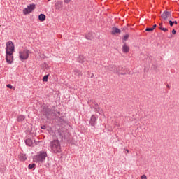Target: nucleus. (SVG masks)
Wrapping results in <instances>:
<instances>
[{
    "instance_id": "nucleus-9",
    "label": "nucleus",
    "mask_w": 179,
    "mask_h": 179,
    "mask_svg": "<svg viewBox=\"0 0 179 179\" xmlns=\"http://www.w3.org/2000/svg\"><path fill=\"white\" fill-rule=\"evenodd\" d=\"M6 61L8 64H12L13 62V53H6Z\"/></svg>"
},
{
    "instance_id": "nucleus-35",
    "label": "nucleus",
    "mask_w": 179,
    "mask_h": 179,
    "mask_svg": "<svg viewBox=\"0 0 179 179\" xmlns=\"http://www.w3.org/2000/svg\"><path fill=\"white\" fill-rule=\"evenodd\" d=\"M41 129H45L46 127H45V125H42L41 127Z\"/></svg>"
},
{
    "instance_id": "nucleus-8",
    "label": "nucleus",
    "mask_w": 179,
    "mask_h": 179,
    "mask_svg": "<svg viewBox=\"0 0 179 179\" xmlns=\"http://www.w3.org/2000/svg\"><path fill=\"white\" fill-rule=\"evenodd\" d=\"M41 113L43 115L46 117V118H48V117H50V115L51 114V108L45 107L43 108Z\"/></svg>"
},
{
    "instance_id": "nucleus-27",
    "label": "nucleus",
    "mask_w": 179,
    "mask_h": 179,
    "mask_svg": "<svg viewBox=\"0 0 179 179\" xmlns=\"http://www.w3.org/2000/svg\"><path fill=\"white\" fill-rule=\"evenodd\" d=\"M159 30H162V31H169V29L167 28H163V27H159Z\"/></svg>"
},
{
    "instance_id": "nucleus-14",
    "label": "nucleus",
    "mask_w": 179,
    "mask_h": 179,
    "mask_svg": "<svg viewBox=\"0 0 179 179\" xmlns=\"http://www.w3.org/2000/svg\"><path fill=\"white\" fill-rule=\"evenodd\" d=\"M110 71L114 72V73H117L118 66H114V64L109 65Z\"/></svg>"
},
{
    "instance_id": "nucleus-33",
    "label": "nucleus",
    "mask_w": 179,
    "mask_h": 179,
    "mask_svg": "<svg viewBox=\"0 0 179 179\" xmlns=\"http://www.w3.org/2000/svg\"><path fill=\"white\" fill-rule=\"evenodd\" d=\"M176 33H177V31H176V29H173L172 30V34H176Z\"/></svg>"
},
{
    "instance_id": "nucleus-25",
    "label": "nucleus",
    "mask_w": 179,
    "mask_h": 179,
    "mask_svg": "<svg viewBox=\"0 0 179 179\" xmlns=\"http://www.w3.org/2000/svg\"><path fill=\"white\" fill-rule=\"evenodd\" d=\"M43 82H48V75H45L43 76Z\"/></svg>"
},
{
    "instance_id": "nucleus-10",
    "label": "nucleus",
    "mask_w": 179,
    "mask_h": 179,
    "mask_svg": "<svg viewBox=\"0 0 179 179\" xmlns=\"http://www.w3.org/2000/svg\"><path fill=\"white\" fill-rule=\"evenodd\" d=\"M64 6V3L61 1H57L55 4V8L57 10H61Z\"/></svg>"
},
{
    "instance_id": "nucleus-39",
    "label": "nucleus",
    "mask_w": 179,
    "mask_h": 179,
    "mask_svg": "<svg viewBox=\"0 0 179 179\" xmlns=\"http://www.w3.org/2000/svg\"><path fill=\"white\" fill-rule=\"evenodd\" d=\"M166 87H168L169 89H170V85H167Z\"/></svg>"
},
{
    "instance_id": "nucleus-2",
    "label": "nucleus",
    "mask_w": 179,
    "mask_h": 179,
    "mask_svg": "<svg viewBox=\"0 0 179 179\" xmlns=\"http://www.w3.org/2000/svg\"><path fill=\"white\" fill-rule=\"evenodd\" d=\"M47 157V152L42 150L37 153L36 155L34 157V162L36 163H43Z\"/></svg>"
},
{
    "instance_id": "nucleus-20",
    "label": "nucleus",
    "mask_w": 179,
    "mask_h": 179,
    "mask_svg": "<svg viewBox=\"0 0 179 179\" xmlns=\"http://www.w3.org/2000/svg\"><path fill=\"white\" fill-rule=\"evenodd\" d=\"M122 51L124 53L129 52V46L127 45V43L122 46Z\"/></svg>"
},
{
    "instance_id": "nucleus-30",
    "label": "nucleus",
    "mask_w": 179,
    "mask_h": 179,
    "mask_svg": "<svg viewBox=\"0 0 179 179\" xmlns=\"http://www.w3.org/2000/svg\"><path fill=\"white\" fill-rule=\"evenodd\" d=\"M104 68L106 71H110V66H105Z\"/></svg>"
},
{
    "instance_id": "nucleus-41",
    "label": "nucleus",
    "mask_w": 179,
    "mask_h": 179,
    "mask_svg": "<svg viewBox=\"0 0 179 179\" xmlns=\"http://www.w3.org/2000/svg\"><path fill=\"white\" fill-rule=\"evenodd\" d=\"M48 1H51V0H48Z\"/></svg>"
},
{
    "instance_id": "nucleus-22",
    "label": "nucleus",
    "mask_w": 179,
    "mask_h": 179,
    "mask_svg": "<svg viewBox=\"0 0 179 179\" xmlns=\"http://www.w3.org/2000/svg\"><path fill=\"white\" fill-rule=\"evenodd\" d=\"M45 17H46L45 15H44V14H41L38 16V19H39L40 22H44L45 20Z\"/></svg>"
},
{
    "instance_id": "nucleus-23",
    "label": "nucleus",
    "mask_w": 179,
    "mask_h": 179,
    "mask_svg": "<svg viewBox=\"0 0 179 179\" xmlns=\"http://www.w3.org/2000/svg\"><path fill=\"white\" fill-rule=\"evenodd\" d=\"M78 61L80 64H83V62H85V57L83 56H79Z\"/></svg>"
},
{
    "instance_id": "nucleus-18",
    "label": "nucleus",
    "mask_w": 179,
    "mask_h": 179,
    "mask_svg": "<svg viewBox=\"0 0 179 179\" xmlns=\"http://www.w3.org/2000/svg\"><path fill=\"white\" fill-rule=\"evenodd\" d=\"M24 120H26L25 115H20L17 117V122H22V121H24Z\"/></svg>"
},
{
    "instance_id": "nucleus-12",
    "label": "nucleus",
    "mask_w": 179,
    "mask_h": 179,
    "mask_svg": "<svg viewBox=\"0 0 179 179\" xmlns=\"http://www.w3.org/2000/svg\"><path fill=\"white\" fill-rule=\"evenodd\" d=\"M73 74H74V76H77L78 79H80V76L83 75V73H82V71H80V70L79 69H74Z\"/></svg>"
},
{
    "instance_id": "nucleus-19",
    "label": "nucleus",
    "mask_w": 179,
    "mask_h": 179,
    "mask_svg": "<svg viewBox=\"0 0 179 179\" xmlns=\"http://www.w3.org/2000/svg\"><path fill=\"white\" fill-rule=\"evenodd\" d=\"M25 145H27V146H33V140H31V138H27L25 140Z\"/></svg>"
},
{
    "instance_id": "nucleus-17",
    "label": "nucleus",
    "mask_w": 179,
    "mask_h": 179,
    "mask_svg": "<svg viewBox=\"0 0 179 179\" xmlns=\"http://www.w3.org/2000/svg\"><path fill=\"white\" fill-rule=\"evenodd\" d=\"M18 157L21 162H25V160H27V157H26V155L23 153H20L18 155Z\"/></svg>"
},
{
    "instance_id": "nucleus-28",
    "label": "nucleus",
    "mask_w": 179,
    "mask_h": 179,
    "mask_svg": "<svg viewBox=\"0 0 179 179\" xmlns=\"http://www.w3.org/2000/svg\"><path fill=\"white\" fill-rule=\"evenodd\" d=\"M169 24H170L171 27H173V26H174V22H173V21L169 20Z\"/></svg>"
},
{
    "instance_id": "nucleus-24",
    "label": "nucleus",
    "mask_w": 179,
    "mask_h": 179,
    "mask_svg": "<svg viewBox=\"0 0 179 179\" xmlns=\"http://www.w3.org/2000/svg\"><path fill=\"white\" fill-rule=\"evenodd\" d=\"M34 167H36V164H29L28 165V169L29 170H34Z\"/></svg>"
},
{
    "instance_id": "nucleus-4",
    "label": "nucleus",
    "mask_w": 179,
    "mask_h": 179,
    "mask_svg": "<svg viewBox=\"0 0 179 179\" xmlns=\"http://www.w3.org/2000/svg\"><path fill=\"white\" fill-rule=\"evenodd\" d=\"M97 117L95 115H92L91 116L90 120V125L92 127L91 129L90 130L91 132H94L96 131V124H97Z\"/></svg>"
},
{
    "instance_id": "nucleus-11",
    "label": "nucleus",
    "mask_w": 179,
    "mask_h": 179,
    "mask_svg": "<svg viewBox=\"0 0 179 179\" xmlns=\"http://www.w3.org/2000/svg\"><path fill=\"white\" fill-rule=\"evenodd\" d=\"M162 18L164 19V20H167L168 17H171V13L169 11H164L162 15Z\"/></svg>"
},
{
    "instance_id": "nucleus-31",
    "label": "nucleus",
    "mask_w": 179,
    "mask_h": 179,
    "mask_svg": "<svg viewBox=\"0 0 179 179\" xmlns=\"http://www.w3.org/2000/svg\"><path fill=\"white\" fill-rule=\"evenodd\" d=\"M7 87H8V89H12L13 87L12 86V85L8 84Z\"/></svg>"
},
{
    "instance_id": "nucleus-34",
    "label": "nucleus",
    "mask_w": 179,
    "mask_h": 179,
    "mask_svg": "<svg viewBox=\"0 0 179 179\" xmlns=\"http://www.w3.org/2000/svg\"><path fill=\"white\" fill-rule=\"evenodd\" d=\"M65 3H69L71 2V0H64Z\"/></svg>"
},
{
    "instance_id": "nucleus-21",
    "label": "nucleus",
    "mask_w": 179,
    "mask_h": 179,
    "mask_svg": "<svg viewBox=\"0 0 179 179\" xmlns=\"http://www.w3.org/2000/svg\"><path fill=\"white\" fill-rule=\"evenodd\" d=\"M85 38L87 40H93V34L92 32L88 33L85 35Z\"/></svg>"
},
{
    "instance_id": "nucleus-7",
    "label": "nucleus",
    "mask_w": 179,
    "mask_h": 179,
    "mask_svg": "<svg viewBox=\"0 0 179 179\" xmlns=\"http://www.w3.org/2000/svg\"><path fill=\"white\" fill-rule=\"evenodd\" d=\"M117 73L118 75H127L129 73V69L127 67L117 66Z\"/></svg>"
},
{
    "instance_id": "nucleus-29",
    "label": "nucleus",
    "mask_w": 179,
    "mask_h": 179,
    "mask_svg": "<svg viewBox=\"0 0 179 179\" xmlns=\"http://www.w3.org/2000/svg\"><path fill=\"white\" fill-rule=\"evenodd\" d=\"M153 29L151 27V28H146L145 29V31H153Z\"/></svg>"
},
{
    "instance_id": "nucleus-37",
    "label": "nucleus",
    "mask_w": 179,
    "mask_h": 179,
    "mask_svg": "<svg viewBox=\"0 0 179 179\" xmlns=\"http://www.w3.org/2000/svg\"><path fill=\"white\" fill-rule=\"evenodd\" d=\"M173 24H178L177 21H173Z\"/></svg>"
},
{
    "instance_id": "nucleus-26",
    "label": "nucleus",
    "mask_w": 179,
    "mask_h": 179,
    "mask_svg": "<svg viewBox=\"0 0 179 179\" xmlns=\"http://www.w3.org/2000/svg\"><path fill=\"white\" fill-rule=\"evenodd\" d=\"M129 38V34H127L123 37V41H127V40H128Z\"/></svg>"
},
{
    "instance_id": "nucleus-16",
    "label": "nucleus",
    "mask_w": 179,
    "mask_h": 179,
    "mask_svg": "<svg viewBox=\"0 0 179 179\" xmlns=\"http://www.w3.org/2000/svg\"><path fill=\"white\" fill-rule=\"evenodd\" d=\"M61 139H67L66 138V131H59L58 132Z\"/></svg>"
},
{
    "instance_id": "nucleus-5",
    "label": "nucleus",
    "mask_w": 179,
    "mask_h": 179,
    "mask_svg": "<svg viewBox=\"0 0 179 179\" xmlns=\"http://www.w3.org/2000/svg\"><path fill=\"white\" fill-rule=\"evenodd\" d=\"M19 54H20V58L21 61H24L29 58V55L30 54V50L25 49L23 51L20 52Z\"/></svg>"
},
{
    "instance_id": "nucleus-38",
    "label": "nucleus",
    "mask_w": 179,
    "mask_h": 179,
    "mask_svg": "<svg viewBox=\"0 0 179 179\" xmlns=\"http://www.w3.org/2000/svg\"><path fill=\"white\" fill-rule=\"evenodd\" d=\"M159 27H163V24L162 23H159Z\"/></svg>"
},
{
    "instance_id": "nucleus-3",
    "label": "nucleus",
    "mask_w": 179,
    "mask_h": 179,
    "mask_svg": "<svg viewBox=\"0 0 179 179\" xmlns=\"http://www.w3.org/2000/svg\"><path fill=\"white\" fill-rule=\"evenodd\" d=\"M15 52V44L11 41L6 43V54H10Z\"/></svg>"
},
{
    "instance_id": "nucleus-15",
    "label": "nucleus",
    "mask_w": 179,
    "mask_h": 179,
    "mask_svg": "<svg viewBox=\"0 0 179 179\" xmlns=\"http://www.w3.org/2000/svg\"><path fill=\"white\" fill-rule=\"evenodd\" d=\"M111 34H113L114 36H115V34H121V31L117 27H113Z\"/></svg>"
},
{
    "instance_id": "nucleus-36",
    "label": "nucleus",
    "mask_w": 179,
    "mask_h": 179,
    "mask_svg": "<svg viewBox=\"0 0 179 179\" xmlns=\"http://www.w3.org/2000/svg\"><path fill=\"white\" fill-rule=\"evenodd\" d=\"M93 78H94V73H91V78L93 79Z\"/></svg>"
},
{
    "instance_id": "nucleus-1",
    "label": "nucleus",
    "mask_w": 179,
    "mask_h": 179,
    "mask_svg": "<svg viewBox=\"0 0 179 179\" xmlns=\"http://www.w3.org/2000/svg\"><path fill=\"white\" fill-rule=\"evenodd\" d=\"M50 149L53 153H61V144L58 139H55L50 143Z\"/></svg>"
},
{
    "instance_id": "nucleus-6",
    "label": "nucleus",
    "mask_w": 179,
    "mask_h": 179,
    "mask_svg": "<svg viewBox=\"0 0 179 179\" xmlns=\"http://www.w3.org/2000/svg\"><path fill=\"white\" fill-rule=\"evenodd\" d=\"M36 9V4H30L29 6H27V8H24L23 10L24 15H29V13H31L33 10Z\"/></svg>"
},
{
    "instance_id": "nucleus-32",
    "label": "nucleus",
    "mask_w": 179,
    "mask_h": 179,
    "mask_svg": "<svg viewBox=\"0 0 179 179\" xmlns=\"http://www.w3.org/2000/svg\"><path fill=\"white\" fill-rule=\"evenodd\" d=\"M156 27H157V24H154L152 27V30H155V29H156Z\"/></svg>"
},
{
    "instance_id": "nucleus-13",
    "label": "nucleus",
    "mask_w": 179,
    "mask_h": 179,
    "mask_svg": "<svg viewBox=\"0 0 179 179\" xmlns=\"http://www.w3.org/2000/svg\"><path fill=\"white\" fill-rule=\"evenodd\" d=\"M94 110H95V113H99V114H101L100 113V106H99V104L96 102H94L93 103V106H92Z\"/></svg>"
},
{
    "instance_id": "nucleus-40",
    "label": "nucleus",
    "mask_w": 179,
    "mask_h": 179,
    "mask_svg": "<svg viewBox=\"0 0 179 179\" xmlns=\"http://www.w3.org/2000/svg\"><path fill=\"white\" fill-rule=\"evenodd\" d=\"M127 153H129V150H126Z\"/></svg>"
}]
</instances>
